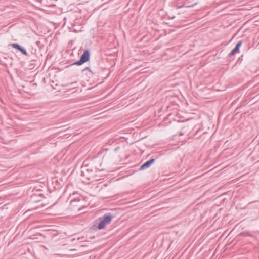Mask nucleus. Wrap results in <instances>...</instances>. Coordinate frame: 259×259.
<instances>
[{
	"mask_svg": "<svg viewBox=\"0 0 259 259\" xmlns=\"http://www.w3.org/2000/svg\"><path fill=\"white\" fill-rule=\"evenodd\" d=\"M155 161V159H151L150 160L146 161L140 167V170H143L146 169L150 166Z\"/></svg>",
	"mask_w": 259,
	"mask_h": 259,
	"instance_id": "3",
	"label": "nucleus"
},
{
	"mask_svg": "<svg viewBox=\"0 0 259 259\" xmlns=\"http://www.w3.org/2000/svg\"><path fill=\"white\" fill-rule=\"evenodd\" d=\"M12 46L15 48V49H18L19 51H20L23 54L25 55H27V51L26 50H25V48L22 47L21 46H20L19 45H18V44H13L12 45Z\"/></svg>",
	"mask_w": 259,
	"mask_h": 259,
	"instance_id": "5",
	"label": "nucleus"
},
{
	"mask_svg": "<svg viewBox=\"0 0 259 259\" xmlns=\"http://www.w3.org/2000/svg\"><path fill=\"white\" fill-rule=\"evenodd\" d=\"M85 70H89V71L90 72H91V74H93L92 72L91 71V70H90V68H89V67H85L83 70H82V71H85Z\"/></svg>",
	"mask_w": 259,
	"mask_h": 259,
	"instance_id": "8",
	"label": "nucleus"
},
{
	"mask_svg": "<svg viewBox=\"0 0 259 259\" xmlns=\"http://www.w3.org/2000/svg\"><path fill=\"white\" fill-rule=\"evenodd\" d=\"M84 63V62L80 58V59L78 61H77L75 62L74 64H76L77 65H80Z\"/></svg>",
	"mask_w": 259,
	"mask_h": 259,
	"instance_id": "7",
	"label": "nucleus"
},
{
	"mask_svg": "<svg viewBox=\"0 0 259 259\" xmlns=\"http://www.w3.org/2000/svg\"><path fill=\"white\" fill-rule=\"evenodd\" d=\"M113 217L111 213H105L102 218H100V222L98 223L97 228L99 230H102L106 227L107 225L111 223Z\"/></svg>",
	"mask_w": 259,
	"mask_h": 259,
	"instance_id": "1",
	"label": "nucleus"
},
{
	"mask_svg": "<svg viewBox=\"0 0 259 259\" xmlns=\"http://www.w3.org/2000/svg\"><path fill=\"white\" fill-rule=\"evenodd\" d=\"M196 4H195L194 5H191V6H187V7H193V6H194L195 5H196Z\"/></svg>",
	"mask_w": 259,
	"mask_h": 259,
	"instance_id": "9",
	"label": "nucleus"
},
{
	"mask_svg": "<svg viewBox=\"0 0 259 259\" xmlns=\"http://www.w3.org/2000/svg\"><path fill=\"white\" fill-rule=\"evenodd\" d=\"M242 41H239V42H238L235 47L229 54V56L231 57L234 55L235 54L238 53L239 51V49L242 45Z\"/></svg>",
	"mask_w": 259,
	"mask_h": 259,
	"instance_id": "2",
	"label": "nucleus"
},
{
	"mask_svg": "<svg viewBox=\"0 0 259 259\" xmlns=\"http://www.w3.org/2000/svg\"><path fill=\"white\" fill-rule=\"evenodd\" d=\"M66 86L67 87H69V88L70 87V88H75L77 87V81H73L70 83H68L66 85Z\"/></svg>",
	"mask_w": 259,
	"mask_h": 259,
	"instance_id": "6",
	"label": "nucleus"
},
{
	"mask_svg": "<svg viewBox=\"0 0 259 259\" xmlns=\"http://www.w3.org/2000/svg\"><path fill=\"white\" fill-rule=\"evenodd\" d=\"M80 59L85 63L90 59V52L88 50L84 51L83 53L80 57Z\"/></svg>",
	"mask_w": 259,
	"mask_h": 259,
	"instance_id": "4",
	"label": "nucleus"
}]
</instances>
